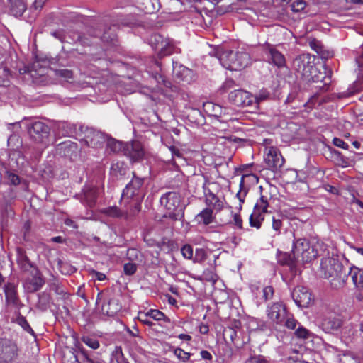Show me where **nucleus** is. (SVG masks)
Listing matches in <instances>:
<instances>
[{"label": "nucleus", "instance_id": "1", "mask_svg": "<svg viewBox=\"0 0 363 363\" xmlns=\"http://www.w3.org/2000/svg\"><path fill=\"white\" fill-rule=\"evenodd\" d=\"M60 127L64 129L62 135L71 136L75 134L81 143L92 148L101 147L107 140L104 133L92 128L79 125L77 130L76 125L67 123H62Z\"/></svg>", "mask_w": 363, "mask_h": 363}, {"label": "nucleus", "instance_id": "2", "mask_svg": "<svg viewBox=\"0 0 363 363\" xmlns=\"http://www.w3.org/2000/svg\"><path fill=\"white\" fill-rule=\"evenodd\" d=\"M210 55L215 56L223 67L230 70H240L250 63V57L246 52L223 50L218 48Z\"/></svg>", "mask_w": 363, "mask_h": 363}, {"label": "nucleus", "instance_id": "3", "mask_svg": "<svg viewBox=\"0 0 363 363\" xmlns=\"http://www.w3.org/2000/svg\"><path fill=\"white\" fill-rule=\"evenodd\" d=\"M268 319L274 324L284 325L289 330H295L298 321L291 314L282 302L269 304L266 309Z\"/></svg>", "mask_w": 363, "mask_h": 363}, {"label": "nucleus", "instance_id": "4", "mask_svg": "<svg viewBox=\"0 0 363 363\" xmlns=\"http://www.w3.org/2000/svg\"><path fill=\"white\" fill-rule=\"evenodd\" d=\"M321 266L325 277L331 279L330 284L333 287L339 288L345 284L347 274L337 259L333 257L325 259L322 262Z\"/></svg>", "mask_w": 363, "mask_h": 363}, {"label": "nucleus", "instance_id": "5", "mask_svg": "<svg viewBox=\"0 0 363 363\" xmlns=\"http://www.w3.org/2000/svg\"><path fill=\"white\" fill-rule=\"evenodd\" d=\"M160 202L166 210L164 217L173 220H179L183 218L184 211L181 206V197L177 192L169 191L162 194Z\"/></svg>", "mask_w": 363, "mask_h": 363}, {"label": "nucleus", "instance_id": "6", "mask_svg": "<svg viewBox=\"0 0 363 363\" xmlns=\"http://www.w3.org/2000/svg\"><path fill=\"white\" fill-rule=\"evenodd\" d=\"M315 56L308 53L298 55L293 61V67L297 74L303 82L311 79V73L317 72L315 67Z\"/></svg>", "mask_w": 363, "mask_h": 363}, {"label": "nucleus", "instance_id": "7", "mask_svg": "<svg viewBox=\"0 0 363 363\" xmlns=\"http://www.w3.org/2000/svg\"><path fill=\"white\" fill-rule=\"evenodd\" d=\"M292 253L294 258L301 257L303 262H309L318 256V252L305 238H295L293 242Z\"/></svg>", "mask_w": 363, "mask_h": 363}, {"label": "nucleus", "instance_id": "8", "mask_svg": "<svg viewBox=\"0 0 363 363\" xmlns=\"http://www.w3.org/2000/svg\"><path fill=\"white\" fill-rule=\"evenodd\" d=\"M223 336L227 344H233L237 348L242 347L250 340L249 336L237 324L235 327L225 328Z\"/></svg>", "mask_w": 363, "mask_h": 363}, {"label": "nucleus", "instance_id": "9", "mask_svg": "<svg viewBox=\"0 0 363 363\" xmlns=\"http://www.w3.org/2000/svg\"><path fill=\"white\" fill-rule=\"evenodd\" d=\"M27 129L30 137L36 143H43L50 134V128L45 123L40 121H31L27 124Z\"/></svg>", "mask_w": 363, "mask_h": 363}, {"label": "nucleus", "instance_id": "10", "mask_svg": "<svg viewBox=\"0 0 363 363\" xmlns=\"http://www.w3.org/2000/svg\"><path fill=\"white\" fill-rule=\"evenodd\" d=\"M17 345L9 339L0 340V362L12 363L18 356Z\"/></svg>", "mask_w": 363, "mask_h": 363}, {"label": "nucleus", "instance_id": "11", "mask_svg": "<svg viewBox=\"0 0 363 363\" xmlns=\"http://www.w3.org/2000/svg\"><path fill=\"white\" fill-rule=\"evenodd\" d=\"M143 185V179L137 177L134 175L132 180L126 185L123 191L122 200L125 202V199H142L144 196V192L142 189Z\"/></svg>", "mask_w": 363, "mask_h": 363}, {"label": "nucleus", "instance_id": "12", "mask_svg": "<svg viewBox=\"0 0 363 363\" xmlns=\"http://www.w3.org/2000/svg\"><path fill=\"white\" fill-rule=\"evenodd\" d=\"M216 185L214 183L203 184V189L205 196V203L207 207L213 211H219L223 206V201L213 191V187Z\"/></svg>", "mask_w": 363, "mask_h": 363}, {"label": "nucleus", "instance_id": "13", "mask_svg": "<svg viewBox=\"0 0 363 363\" xmlns=\"http://www.w3.org/2000/svg\"><path fill=\"white\" fill-rule=\"evenodd\" d=\"M263 50L267 56V62L269 64L279 69L286 67V62L285 56L274 45L266 44Z\"/></svg>", "mask_w": 363, "mask_h": 363}, {"label": "nucleus", "instance_id": "14", "mask_svg": "<svg viewBox=\"0 0 363 363\" xmlns=\"http://www.w3.org/2000/svg\"><path fill=\"white\" fill-rule=\"evenodd\" d=\"M229 101L237 106H250L254 103V96L248 91L237 89L231 91L228 96Z\"/></svg>", "mask_w": 363, "mask_h": 363}, {"label": "nucleus", "instance_id": "15", "mask_svg": "<svg viewBox=\"0 0 363 363\" xmlns=\"http://www.w3.org/2000/svg\"><path fill=\"white\" fill-rule=\"evenodd\" d=\"M123 155L129 157L133 162L140 161L145 155L143 145L138 140L126 143L123 149Z\"/></svg>", "mask_w": 363, "mask_h": 363}, {"label": "nucleus", "instance_id": "16", "mask_svg": "<svg viewBox=\"0 0 363 363\" xmlns=\"http://www.w3.org/2000/svg\"><path fill=\"white\" fill-rule=\"evenodd\" d=\"M264 162L269 169L276 171L284 165V159L276 147H270L265 154Z\"/></svg>", "mask_w": 363, "mask_h": 363}, {"label": "nucleus", "instance_id": "17", "mask_svg": "<svg viewBox=\"0 0 363 363\" xmlns=\"http://www.w3.org/2000/svg\"><path fill=\"white\" fill-rule=\"evenodd\" d=\"M292 298L299 307H308L311 303V294L308 289L302 286H296L291 293Z\"/></svg>", "mask_w": 363, "mask_h": 363}, {"label": "nucleus", "instance_id": "18", "mask_svg": "<svg viewBox=\"0 0 363 363\" xmlns=\"http://www.w3.org/2000/svg\"><path fill=\"white\" fill-rule=\"evenodd\" d=\"M6 303L12 306L16 309L19 310L23 306L17 293L16 286L13 283H7L4 287Z\"/></svg>", "mask_w": 363, "mask_h": 363}, {"label": "nucleus", "instance_id": "19", "mask_svg": "<svg viewBox=\"0 0 363 363\" xmlns=\"http://www.w3.org/2000/svg\"><path fill=\"white\" fill-rule=\"evenodd\" d=\"M57 150L60 155L69 157L71 160H77L80 152L78 145L70 140L60 143L57 145Z\"/></svg>", "mask_w": 363, "mask_h": 363}, {"label": "nucleus", "instance_id": "20", "mask_svg": "<svg viewBox=\"0 0 363 363\" xmlns=\"http://www.w3.org/2000/svg\"><path fill=\"white\" fill-rule=\"evenodd\" d=\"M330 73V71H327L326 69H325L323 72L317 71L315 73H311V79H306L304 82L307 84L320 82L321 84L318 85L317 88L325 91L328 89L331 83Z\"/></svg>", "mask_w": 363, "mask_h": 363}, {"label": "nucleus", "instance_id": "21", "mask_svg": "<svg viewBox=\"0 0 363 363\" xmlns=\"http://www.w3.org/2000/svg\"><path fill=\"white\" fill-rule=\"evenodd\" d=\"M342 320L335 315H330L325 317L320 324L323 331L327 333H332L337 330L342 325Z\"/></svg>", "mask_w": 363, "mask_h": 363}, {"label": "nucleus", "instance_id": "22", "mask_svg": "<svg viewBox=\"0 0 363 363\" xmlns=\"http://www.w3.org/2000/svg\"><path fill=\"white\" fill-rule=\"evenodd\" d=\"M97 195V189L95 187L86 186L83 190L81 201L84 205L93 207L96 204Z\"/></svg>", "mask_w": 363, "mask_h": 363}, {"label": "nucleus", "instance_id": "23", "mask_svg": "<svg viewBox=\"0 0 363 363\" xmlns=\"http://www.w3.org/2000/svg\"><path fill=\"white\" fill-rule=\"evenodd\" d=\"M157 52L158 57L162 58L174 52H180V49L174 44L172 40L167 38L162 43V45L157 50Z\"/></svg>", "mask_w": 363, "mask_h": 363}, {"label": "nucleus", "instance_id": "24", "mask_svg": "<svg viewBox=\"0 0 363 363\" xmlns=\"http://www.w3.org/2000/svg\"><path fill=\"white\" fill-rule=\"evenodd\" d=\"M16 262L18 267L24 272H28L34 267L22 248L16 249Z\"/></svg>", "mask_w": 363, "mask_h": 363}, {"label": "nucleus", "instance_id": "25", "mask_svg": "<svg viewBox=\"0 0 363 363\" xmlns=\"http://www.w3.org/2000/svg\"><path fill=\"white\" fill-rule=\"evenodd\" d=\"M30 271L32 275V278L30 281V284L31 285L30 290L37 291L44 285V279L38 268L33 267Z\"/></svg>", "mask_w": 363, "mask_h": 363}, {"label": "nucleus", "instance_id": "26", "mask_svg": "<svg viewBox=\"0 0 363 363\" xmlns=\"http://www.w3.org/2000/svg\"><path fill=\"white\" fill-rule=\"evenodd\" d=\"M7 6L11 15L18 17L22 16L26 9V6L23 0H8Z\"/></svg>", "mask_w": 363, "mask_h": 363}, {"label": "nucleus", "instance_id": "27", "mask_svg": "<svg viewBox=\"0 0 363 363\" xmlns=\"http://www.w3.org/2000/svg\"><path fill=\"white\" fill-rule=\"evenodd\" d=\"M138 7L145 13H153L160 9L159 0H139Z\"/></svg>", "mask_w": 363, "mask_h": 363}, {"label": "nucleus", "instance_id": "28", "mask_svg": "<svg viewBox=\"0 0 363 363\" xmlns=\"http://www.w3.org/2000/svg\"><path fill=\"white\" fill-rule=\"evenodd\" d=\"M140 200L138 199H131L128 201L129 207L124 210L125 219L129 220L135 217L141 210Z\"/></svg>", "mask_w": 363, "mask_h": 363}, {"label": "nucleus", "instance_id": "29", "mask_svg": "<svg viewBox=\"0 0 363 363\" xmlns=\"http://www.w3.org/2000/svg\"><path fill=\"white\" fill-rule=\"evenodd\" d=\"M255 175L252 174H245L241 177L240 182V191L237 193V197L238 198L240 203H243L245 201V197L248 191V186H247V182L251 179H255Z\"/></svg>", "mask_w": 363, "mask_h": 363}, {"label": "nucleus", "instance_id": "30", "mask_svg": "<svg viewBox=\"0 0 363 363\" xmlns=\"http://www.w3.org/2000/svg\"><path fill=\"white\" fill-rule=\"evenodd\" d=\"M259 189L262 192L261 196L255 205L254 208L267 213V208L269 206V201L272 199V196L269 193H267L265 190H264L262 186H259Z\"/></svg>", "mask_w": 363, "mask_h": 363}, {"label": "nucleus", "instance_id": "31", "mask_svg": "<svg viewBox=\"0 0 363 363\" xmlns=\"http://www.w3.org/2000/svg\"><path fill=\"white\" fill-rule=\"evenodd\" d=\"M121 308V306L119 305L118 300L112 298L102 306L101 312L108 316H113Z\"/></svg>", "mask_w": 363, "mask_h": 363}, {"label": "nucleus", "instance_id": "32", "mask_svg": "<svg viewBox=\"0 0 363 363\" xmlns=\"http://www.w3.org/2000/svg\"><path fill=\"white\" fill-rule=\"evenodd\" d=\"M213 210L212 208L206 207L196 215V220L199 224L208 225L213 221Z\"/></svg>", "mask_w": 363, "mask_h": 363}, {"label": "nucleus", "instance_id": "33", "mask_svg": "<svg viewBox=\"0 0 363 363\" xmlns=\"http://www.w3.org/2000/svg\"><path fill=\"white\" fill-rule=\"evenodd\" d=\"M349 274L355 286L359 289H363V269L356 267H351Z\"/></svg>", "mask_w": 363, "mask_h": 363}, {"label": "nucleus", "instance_id": "34", "mask_svg": "<svg viewBox=\"0 0 363 363\" xmlns=\"http://www.w3.org/2000/svg\"><path fill=\"white\" fill-rule=\"evenodd\" d=\"M266 213L267 212L254 208L253 212L250 216L249 218L250 226L259 229L264 219V213Z\"/></svg>", "mask_w": 363, "mask_h": 363}, {"label": "nucleus", "instance_id": "35", "mask_svg": "<svg viewBox=\"0 0 363 363\" xmlns=\"http://www.w3.org/2000/svg\"><path fill=\"white\" fill-rule=\"evenodd\" d=\"M113 28H109L108 30H105L102 35H101V32L99 30L94 31V34H90L94 38H99L104 42L106 43H112L116 38V35L115 33L116 26L113 25Z\"/></svg>", "mask_w": 363, "mask_h": 363}, {"label": "nucleus", "instance_id": "36", "mask_svg": "<svg viewBox=\"0 0 363 363\" xmlns=\"http://www.w3.org/2000/svg\"><path fill=\"white\" fill-rule=\"evenodd\" d=\"M205 111L208 113L210 115L216 117L220 118L223 114L225 113L226 109L223 108L218 104H213L212 102H207L203 105Z\"/></svg>", "mask_w": 363, "mask_h": 363}, {"label": "nucleus", "instance_id": "37", "mask_svg": "<svg viewBox=\"0 0 363 363\" xmlns=\"http://www.w3.org/2000/svg\"><path fill=\"white\" fill-rule=\"evenodd\" d=\"M127 165L123 162H117L113 163L111 167V174L118 177L119 176H124L127 172Z\"/></svg>", "mask_w": 363, "mask_h": 363}, {"label": "nucleus", "instance_id": "38", "mask_svg": "<svg viewBox=\"0 0 363 363\" xmlns=\"http://www.w3.org/2000/svg\"><path fill=\"white\" fill-rule=\"evenodd\" d=\"M107 149L113 153H118L122 152L123 153V149L125 143L115 139L111 138L107 139Z\"/></svg>", "mask_w": 363, "mask_h": 363}, {"label": "nucleus", "instance_id": "39", "mask_svg": "<svg viewBox=\"0 0 363 363\" xmlns=\"http://www.w3.org/2000/svg\"><path fill=\"white\" fill-rule=\"evenodd\" d=\"M167 38H164L160 34L155 33L152 35L150 38V45L152 48V49L157 52L160 47L162 45V43L164 42Z\"/></svg>", "mask_w": 363, "mask_h": 363}, {"label": "nucleus", "instance_id": "40", "mask_svg": "<svg viewBox=\"0 0 363 363\" xmlns=\"http://www.w3.org/2000/svg\"><path fill=\"white\" fill-rule=\"evenodd\" d=\"M201 277L202 279L206 281L211 282L213 284H215L218 279V277L216 274L215 269L212 267L205 269L203 272Z\"/></svg>", "mask_w": 363, "mask_h": 363}, {"label": "nucleus", "instance_id": "41", "mask_svg": "<svg viewBox=\"0 0 363 363\" xmlns=\"http://www.w3.org/2000/svg\"><path fill=\"white\" fill-rule=\"evenodd\" d=\"M294 257H292L291 255L287 253L279 252L277 255L278 262L281 265L291 266L294 264Z\"/></svg>", "mask_w": 363, "mask_h": 363}, {"label": "nucleus", "instance_id": "42", "mask_svg": "<svg viewBox=\"0 0 363 363\" xmlns=\"http://www.w3.org/2000/svg\"><path fill=\"white\" fill-rule=\"evenodd\" d=\"M104 213L113 218H124V210H120L117 206H111L104 210Z\"/></svg>", "mask_w": 363, "mask_h": 363}, {"label": "nucleus", "instance_id": "43", "mask_svg": "<svg viewBox=\"0 0 363 363\" xmlns=\"http://www.w3.org/2000/svg\"><path fill=\"white\" fill-rule=\"evenodd\" d=\"M56 77H60L65 81H69L73 78L72 71L67 69H59L55 70Z\"/></svg>", "mask_w": 363, "mask_h": 363}, {"label": "nucleus", "instance_id": "44", "mask_svg": "<svg viewBox=\"0 0 363 363\" xmlns=\"http://www.w3.org/2000/svg\"><path fill=\"white\" fill-rule=\"evenodd\" d=\"M298 326L297 329H296L294 332V335L301 339H307L309 337L311 333L308 330L301 325V324L298 322L296 325Z\"/></svg>", "mask_w": 363, "mask_h": 363}, {"label": "nucleus", "instance_id": "45", "mask_svg": "<svg viewBox=\"0 0 363 363\" xmlns=\"http://www.w3.org/2000/svg\"><path fill=\"white\" fill-rule=\"evenodd\" d=\"M7 143L9 147L13 150H16L21 145V140L18 135L13 134L8 138Z\"/></svg>", "mask_w": 363, "mask_h": 363}, {"label": "nucleus", "instance_id": "46", "mask_svg": "<svg viewBox=\"0 0 363 363\" xmlns=\"http://www.w3.org/2000/svg\"><path fill=\"white\" fill-rule=\"evenodd\" d=\"M110 363H127L123 357L121 348H117L113 352Z\"/></svg>", "mask_w": 363, "mask_h": 363}, {"label": "nucleus", "instance_id": "47", "mask_svg": "<svg viewBox=\"0 0 363 363\" xmlns=\"http://www.w3.org/2000/svg\"><path fill=\"white\" fill-rule=\"evenodd\" d=\"M82 341L91 349H97L99 347V341L95 338L90 336H83Z\"/></svg>", "mask_w": 363, "mask_h": 363}, {"label": "nucleus", "instance_id": "48", "mask_svg": "<svg viewBox=\"0 0 363 363\" xmlns=\"http://www.w3.org/2000/svg\"><path fill=\"white\" fill-rule=\"evenodd\" d=\"M244 363H270V362L267 357L261 354H255L250 356L244 362Z\"/></svg>", "mask_w": 363, "mask_h": 363}, {"label": "nucleus", "instance_id": "49", "mask_svg": "<svg viewBox=\"0 0 363 363\" xmlns=\"http://www.w3.org/2000/svg\"><path fill=\"white\" fill-rule=\"evenodd\" d=\"M6 178L8 182L12 185L16 186L21 183V178L19 176L11 171L6 172Z\"/></svg>", "mask_w": 363, "mask_h": 363}, {"label": "nucleus", "instance_id": "50", "mask_svg": "<svg viewBox=\"0 0 363 363\" xmlns=\"http://www.w3.org/2000/svg\"><path fill=\"white\" fill-rule=\"evenodd\" d=\"M207 257L206 252L203 248H197L195 251L194 257L193 256L194 262H202L206 260Z\"/></svg>", "mask_w": 363, "mask_h": 363}, {"label": "nucleus", "instance_id": "51", "mask_svg": "<svg viewBox=\"0 0 363 363\" xmlns=\"http://www.w3.org/2000/svg\"><path fill=\"white\" fill-rule=\"evenodd\" d=\"M174 355L180 360L183 362H187L191 356V354L185 352L182 349L178 347L174 350Z\"/></svg>", "mask_w": 363, "mask_h": 363}, {"label": "nucleus", "instance_id": "52", "mask_svg": "<svg viewBox=\"0 0 363 363\" xmlns=\"http://www.w3.org/2000/svg\"><path fill=\"white\" fill-rule=\"evenodd\" d=\"M181 252L184 258L188 259H193L194 251L191 245L188 244L184 245L181 249Z\"/></svg>", "mask_w": 363, "mask_h": 363}, {"label": "nucleus", "instance_id": "53", "mask_svg": "<svg viewBox=\"0 0 363 363\" xmlns=\"http://www.w3.org/2000/svg\"><path fill=\"white\" fill-rule=\"evenodd\" d=\"M137 265L133 262H128L123 265V272L125 275L131 276L136 272Z\"/></svg>", "mask_w": 363, "mask_h": 363}, {"label": "nucleus", "instance_id": "54", "mask_svg": "<svg viewBox=\"0 0 363 363\" xmlns=\"http://www.w3.org/2000/svg\"><path fill=\"white\" fill-rule=\"evenodd\" d=\"M340 363H359V362L354 354L347 353L340 357Z\"/></svg>", "mask_w": 363, "mask_h": 363}, {"label": "nucleus", "instance_id": "55", "mask_svg": "<svg viewBox=\"0 0 363 363\" xmlns=\"http://www.w3.org/2000/svg\"><path fill=\"white\" fill-rule=\"evenodd\" d=\"M147 315H150V318L155 320H163L165 317V315L160 311L159 310L151 309L147 311Z\"/></svg>", "mask_w": 363, "mask_h": 363}, {"label": "nucleus", "instance_id": "56", "mask_svg": "<svg viewBox=\"0 0 363 363\" xmlns=\"http://www.w3.org/2000/svg\"><path fill=\"white\" fill-rule=\"evenodd\" d=\"M283 226V220L281 218H277L273 216L272 218V228L276 232L277 235L281 233V229Z\"/></svg>", "mask_w": 363, "mask_h": 363}, {"label": "nucleus", "instance_id": "57", "mask_svg": "<svg viewBox=\"0 0 363 363\" xmlns=\"http://www.w3.org/2000/svg\"><path fill=\"white\" fill-rule=\"evenodd\" d=\"M50 289L54 291L58 295H65L67 294L65 287L59 282H54L50 286Z\"/></svg>", "mask_w": 363, "mask_h": 363}, {"label": "nucleus", "instance_id": "58", "mask_svg": "<svg viewBox=\"0 0 363 363\" xmlns=\"http://www.w3.org/2000/svg\"><path fill=\"white\" fill-rule=\"evenodd\" d=\"M306 3L303 0H296L291 4V10L294 12H299L303 10L306 7Z\"/></svg>", "mask_w": 363, "mask_h": 363}, {"label": "nucleus", "instance_id": "59", "mask_svg": "<svg viewBox=\"0 0 363 363\" xmlns=\"http://www.w3.org/2000/svg\"><path fill=\"white\" fill-rule=\"evenodd\" d=\"M235 86V82L231 79H228L220 86L219 91L221 94L226 92L230 89L233 88Z\"/></svg>", "mask_w": 363, "mask_h": 363}, {"label": "nucleus", "instance_id": "60", "mask_svg": "<svg viewBox=\"0 0 363 363\" xmlns=\"http://www.w3.org/2000/svg\"><path fill=\"white\" fill-rule=\"evenodd\" d=\"M269 94L266 90H262L260 92L254 96V102L256 104H259L261 101H263L269 98Z\"/></svg>", "mask_w": 363, "mask_h": 363}, {"label": "nucleus", "instance_id": "61", "mask_svg": "<svg viewBox=\"0 0 363 363\" xmlns=\"http://www.w3.org/2000/svg\"><path fill=\"white\" fill-rule=\"evenodd\" d=\"M18 324L23 328L24 330L27 331L28 333H30L31 334H34V332L31 327L30 326L28 321L26 320L23 317H20L18 319Z\"/></svg>", "mask_w": 363, "mask_h": 363}, {"label": "nucleus", "instance_id": "62", "mask_svg": "<svg viewBox=\"0 0 363 363\" xmlns=\"http://www.w3.org/2000/svg\"><path fill=\"white\" fill-rule=\"evenodd\" d=\"M263 298L264 301L269 300L274 295V289L271 286H267L262 289Z\"/></svg>", "mask_w": 363, "mask_h": 363}, {"label": "nucleus", "instance_id": "63", "mask_svg": "<svg viewBox=\"0 0 363 363\" xmlns=\"http://www.w3.org/2000/svg\"><path fill=\"white\" fill-rule=\"evenodd\" d=\"M138 319L140 321H141L143 324L152 326L153 323L151 321V318H150V315H147V313H140L138 315Z\"/></svg>", "mask_w": 363, "mask_h": 363}, {"label": "nucleus", "instance_id": "64", "mask_svg": "<svg viewBox=\"0 0 363 363\" xmlns=\"http://www.w3.org/2000/svg\"><path fill=\"white\" fill-rule=\"evenodd\" d=\"M51 34L52 36L59 39L62 42H67V35H65V31L62 30H55Z\"/></svg>", "mask_w": 363, "mask_h": 363}]
</instances>
